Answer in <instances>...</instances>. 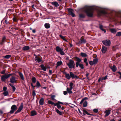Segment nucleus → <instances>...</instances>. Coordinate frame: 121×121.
I'll use <instances>...</instances> for the list:
<instances>
[{
  "instance_id": "dca6fc26",
  "label": "nucleus",
  "mask_w": 121,
  "mask_h": 121,
  "mask_svg": "<svg viewBox=\"0 0 121 121\" xmlns=\"http://www.w3.org/2000/svg\"><path fill=\"white\" fill-rule=\"evenodd\" d=\"M40 67L44 71H46V70L47 68L43 65H40Z\"/></svg>"
},
{
  "instance_id": "5701e85b",
  "label": "nucleus",
  "mask_w": 121,
  "mask_h": 121,
  "mask_svg": "<svg viewBox=\"0 0 121 121\" xmlns=\"http://www.w3.org/2000/svg\"><path fill=\"white\" fill-rule=\"evenodd\" d=\"M19 73L21 79L22 80H24V79L22 74L21 72H19Z\"/></svg>"
},
{
  "instance_id": "bf43d9fd",
  "label": "nucleus",
  "mask_w": 121,
  "mask_h": 121,
  "mask_svg": "<svg viewBox=\"0 0 121 121\" xmlns=\"http://www.w3.org/2000/svg\"><path fill=\"white\" fill-rule=\"evenodd\" d=\"M68 93L66 91H64V94L65 95H66Z\"/></svg>"
},
{
  "instance_id": "393cba45",
  "label": "nucleus",
  "mask_w": 121,
  "mask_h": 121,
  "mask_svg": "<svg viewBox=\"0 0 121 121\" xmlns=\"http://www.w3.org/2000/svg\"><path fill=\"white\" fill-rule=\"evenodd\" d=\"M29 47L27 46H26L23 48L22 49L23 50H27L29 49Z\"/></svg>"
},
{
  "instance_id": "e433bc0d",
  "label": "nucleus",
  "mask_w": 121,
  "mask_h": 121,
  "mask_svg": "<svg viewBox=\"0 0 121 121\" xmlns=\"http://www.w3.org/2000/svg\"><path fill=\"white\" fill-rule=\"evenodd\" d=\"M48 104L52 105H53V104H54L53 102L50 100H48Z\"/></svg>"
},
{
  "instance_id": "37998d69",
  "label": "nucleus",
  "mask_w": 121,
  "mask_h": 121,
  "mask_svg": "<svg viewBox=\"0 0 121 121\" xmlns=\"http://www.w3.org/2000/svg\"><path fill=\"white\" fill-rule=\"evenodd\" d=\"M85 15L83 14H81L79 15V16L80 17L83 18L85 17Z\"/></svg>"
},
{
  "instance_id": "4be33fe9",
  "label": "nucleus",
  "mask_w": 121,
  "mask_h": 121,
  "mask_svg": "<svg viewBox=\"0 0 121 121\" xmlns=\"http://www.w3.org/2000/svg\"><path fill=\"white\" fill-rule=\"evenodd\" d=\"M72 88H67V91L68 92V93L69 94H71L72 93V92L71 91V90L72 89Z\"/></svg>"
},
{
  "instance_id": "b1692460",
  "label": "nucleus",
  "mask_w": 121,
  "mask_h": 121,
  "mask_svg": "<svg viewBox=\"0 0 121 121\" xmlns=\"http://www.w3.org/2000/svg\"><path fill=\"white\" fill-rule=\"evenodd\" d=\"M35 61H37V62L38 63H39L40 62L42 61V60L39 58L38 57H37V58H35Z\"/></svg>"
},
{
  "instance_id": "0e129e2a",
  "label": "nucleus",
  "mask_w": 121,
  "mask_h": 121,
  "mask_svg": "<svg viewBox=\"0 0 121 121\" xmlns=\"http://www.w3.org/2000/svg\"><path fill=\"white\" fill-rule=\"evenodd\" d=\"M52 71L51 70H49V74L50 75H51L52 74Z\"/></svg>"
},
{
  "instance_id": "0eeeda50",
  "label": "nucleus",
  "mask_w": 121,
  "mask_h": 121,
  "mask_svg": "<svg viewBox=\"0 0 121 121\" xmlns=\"http://www.w3.org/2000/svg\"><path fill=\"white\" fill-rule=\"evenodd\" d=\"M68 9L69 15H71L73 17L75 16V14L73 13V9L70 8H68Z\"/></svg>"
},
{
  "instance_id": "c9c22d12",
  "label": "nucleus",
  "mask_w": 121,
  "mask_h": 121,
  "mask_svg": "<svg viewBox=\"0 0 121 121\" xmlns=\"http://www.w3.org/2000/svg\"><path fill=\"white\" fill-rule=\"evenodd\" d=\"M118 48V47L117 46H114L113 47L112 49L113 51H115Z\"/></svg>"
},
{
  "instance_id": "ea45409f",
  "label": "nucleus",
  "mask_w": 121,
  "mask_h": 121,
  "mask_svg": "<svg viewBox=\"0 0 121 121\" xmlns=\"http://www.w3.org/2000/svg\"><path fill=\"white\" fill-rule=\"evenodd\" d=\"M116 36H121V32H117V33Z\"/></svg>"
},
{
  "instance_id": "c756f323",
  "label": "nucleus",
  "mask_w": 121,
  "mask_h": 121,
  "mask_svg": "<svg viewBox=\"0 0 121 121\" xmlns=\"http://www.w3.org/2000/svg\"><path fill=\"white\" fill-rule=\"evenodd\" d=\"M59 36L64 41L66 42H68V41L65 39V37L62 36V35H59Z\"/></svg>"
},
{
  "instance_id": "412c9836",
  "label": "nucleus",
  "mask_w": 121,
  "mask_h": 121,
  "mask_svg": "<svg viewBox=\"0 0 121 121\" xmlns=\"http://www.w3.org/2000/svg\"><path fill=\"white\" fill-rule=\"evenodd\" d=\"M75 58L77 62L79 63L81 61V60L77 57H75Z\"/></svg>"
},
{
  "instance_id": "4c0bfd02",
  "label": "nucleus",
  "mask_w": 121,
  "mask_h": 121,
  "mask_svg": "<svg viewBox=\"0 0 121 121\" xmlns=\"http://www.w3.org/2000/svg\"><path fill=\"white\" fill-rule=\"evenodd\" d=\"M8 93V92L7 91H4L3 93V94L4 96H6L7 95Z\"/></svg>"
},
{
  "instance_id": "69168bd1",
  "label": "nucleus",
  "mask_w": 121,
  "mask_h": 121,
  "mask_svg": "<svg viewBox=\"0 0 121 121\" xmlns=\"http://www.w3.org/2000/svg\"><path fill=\"white\" fill-rule=\"evenodd\" d=\"M58 102L59 103V104H63L62 102H60V101H58Z\"/></svg>"
},
{
  "instance_id": "ddd939ff",
  "label": "nucleus",
  "mask_w": 121,
  "mask_h": 121,
  "mask_svg": "<svg viewBox=\"0 0 121 121\" xmlns=\"http://www.w3.org/2000/svg\"><path fill=\"white\" fill-rule=\"evenodd\" d=\"M56 51L58 52H60L62 50H63V49L57 46L56 47Z\"/></svg>"
},
{
  "instance_id": "423d86ee",
  "label": "nucleus",
  "mask_w": 121,
  "mask_h": 121,
  "mask_svg": "<svg viewBox=\"0 0 121 121\" xmlns=\"http://www.w3.org/2000/svg\"><path fill=\"white\" fill-rule=\"evenodd\" d=\"M86 40L84 39V37L82 36L81 39L80 41L78 42L76 44H78L81 43H86Z\"/></svg>"
},
{
  "instance_id": "a19ab883",
  "label": "nucleus",
  "mask_w": 121,
  "mask_h": 121,
  "mask_svg": "<svg viewBox=\"0 0 121 121\" xmlns=\"http://www.w3.org/2000/svg\"><path fill=\"white\" fill-rule=\"evenodd\" d=\"M11 56L9 55H6L5 56H4V57L6 59L9 58Z\"/></svg>"
},
{
  "instance_id": "f3484780",
  "label": "nucleus",
  "mask_w": 121,
  "mask_h": 121,
  "mask_svg": "<svg viewBox=\"0 0 121 121\" xmlns=\"http://www.w3.org/2000/svg\"><path fill=\"white\" fill-rule=\"evenodd\" d=\"M65 77L67 79H69L70 78V75L69 74L67 73L66 72L65 73Z\"/></svg>"
},
{
  "instance_id": "2eb2a0df",
  "label": "nucleus",
  "mask_w": 121,
  "mask_h": 121,
  "mask_svg": "<svg viewBox=\"0 0 121 121\" xmlns=\"http://www.w3.org/2000/svg\"><path fill=\"white\" fill-rule=\"evenodd\" d=\"M44 99L43 98H41L39 100V103L41 105H43L44 104Z\"/></svg>"
},
{
  "instance_id": "c03bdc74",
  "label": "nucleus",
  "mask_w": 121,
  "mask_h": 121,
  "mask_svg": "<svg viewBox=\"0 0 121 121\" xmlns=\"http://www.w3.org/2000/svg\"><path fill=\"white\" fill-rule=\"evenodd\" d=\"M79 66L82 69H83L84 68L83 65L82 64H79Z\"/></svg>"
},
{
  "instance_id": "39448f33",
  "label": "nucleus",
  "mask_w": 121,
  "mask_h": 121,
  "mask_svg": "<svg viewBox=\"0 0 121 121\" xmlns=\"http://www.w3.org/2000/svg\"><path fill=\"white\" fill-rule=\"evenodd\" d=\"M17 108V107L16 105H13L11 107V110L10 111L9 113L11 114L13 113L16 110Z\"/></svg>"
},
{
  "instance_id": "3c124183",
  "label": "nucleus",
  "mask_w": 121,
  "mask_h": 121,
  "mask_svg": "<svg viewBox=\"0 0 121 121\" xmlns=\"http://www.w3.org/2000/svg\"><path fill=\"white\" fill-rule=\"evenodd\" d=\"M32 95L34 96H35L36 95V93L35 92V91L34 90H33V91Z\"/></svg>"
},
{
  "instance_id": "f704fd0d",
  "label": "nucleus",
  "mask_w": 121,
  "mask_h": 121,
  "mask_svg": "<svg viewBox=\"0 0 121 121\" xmlns=\"http://www.w3.org/2000/svg\"><path fill=\"white\" fill-rule=\"evenodd\" d=\"M87 102L86 101H85L83 104V106L84 107H86L87 106Z\"/></svg>"
},
{
  "instance_id": "603ef678",
  "label": "nucleus",
  "mask_w": 121,
  "mask_h": 121,
  "mask_svg": "<svg viewBox=\"0 0 121 121\" xmlns=\"http://www.w3.org/2000/svg\"><path fill=\"white\" fill-rule=\"evenodd\" d=\"M12 87L13 89V91L14 92L16 90V88L14 86H13Z\"/></svg>"
},
{
  "instance_id": "2f4dec72",
  "label": "nucleus",
  "mask_w": 121,
  "mask_h": 121,
  "mask_svg": "<svg viewBox=\"0 0 121 121\" xmlns=\"http://www.w3.org/2000/svg\"><path fill=\"white\" fill-rule=\"evenodd\" d=\"M101 13L102 14L104 15H105L107 13L106 11L104 10H101Z\"/></svg>"
},
{
  "instance_id": "a18cd8bd",
  "label": "nucleus",
  "mask_w": 121,
  "mask_h": 121,
  "mask_svg": "<svg viewBox=\"0 0 121 121\" xmlns=\"http://www.w3.org/2000/svg\"><path fill=\"white\" fill-rule=\"evenodd\" d=\"M89 63L91 65H94L93 62L92 61H91L89 62Z\"/></svg>"
},
{
  "instance_id": "13d9d810",
  "label": "nucleus",
  "mask_w": 121,
  "mask_h": 121,
  "mask_svg": "<svg viewBox=\"0 0 121 121\" xmlns=\"http://www.w3.org/2000/svg\"><path fill=\"white\" fill-rule=\"evenodd\" d=\"M87 59L86 58H85L84 59V62L85 63L86 62H87Z\"/></svg>"
},
{
  "instance_id": "f03ea898",
  "label": "nucleus",
  "mask_w": 121,
  "mask_h": 121,
  "mask_svg": "<svg viewBox=\"0 0 121 121\" xmlns=\"http://www.w3.org/2000/svg\"><path fill=\"white\" fill-rule=\"evenodd\" d=\"M67 65L70 69L75 68V64L74 61L72 60H70Z\"/></svg>"
},
{
  "instance_id": "338daca9",
  "label": "nucleus",
  "mask_w": 121,
  "mask_h": 121,
  "mask_svg": "<svg viewBox=\"0 0 121 121\" xmlns=\"http://www.w3.org/2000/svg\"><path fill=\"white\" fill-rule=\"evenodd\" d=\"M89 74L88 73H87L86 74V76L87 77V78H88V76Z\"/></svg>"
},
{
  "instance_id": "a211bd4d",
  "label": "nucleus",
  "mask_w": 121,
  "mask_h": 121,
  "mask_svg": "<svg viewBox=\"0 0 121 121\" xmlns=\"http://www.w3.org/2000/svg\"><path fill=\"white\" fill-rule=\"evenodd\" d=\"M52 4L55 7H57L59 6V4L57 2L55 1L52 2Z\"/></svg>"
},
{
  "instance_id": "20e7f679",
  "label": "nucleus",
  "mask_w": 121,
  "mask_h": 121,
  "mask_svg": "<svg viewBox=\"0 0 121 121\" xmlns=\"http://www.w3.org/2000/svg\"><path fill=\"white\" fill-rule=\"evenodd\" d=\"M103 44L107 46H110L111 44V41L109 40H105L102 41Z\"/></svg>"
},
{
  "instance_id": "6e6d98bb",
  "label": "nucleus",
  "mask_w": 121,
  "mask_h": 121,
  "mask_svg": "<svg viewBox=\"0 0 121 121\" xmlns=\"http://www.w3.org/2000/svg\"><path fill=\"white\" fill-rule=\"evenodd\" d=\"M107 76H105L103 78L102 80H105L107 79Z\"/></svg>"
},
{
  "instance_id": "473e14b6",
  "label": "nucleus",
  "mask_w": 121,
  "mask_h": 121,
  "mask_svg": "<svg viewBox=\"0 0 121 121\" xmlns=\"http://www.w3.org/2000/svg\"><path fill=\"white\" fill-rule=\"evenodd\" d=\"M98 61V59L97 58H95L93 59V61L94 64H95L97 63Z\"/></svg>"
},
{
  "instance_id": "6e6552de",
  "label": "nucleus",
  "mask_w": 121,
  "mask_h": 121,
  "mask_svg": "<svg viewBox=\"0 0 121 121\" xmlns=\"http://www.w3.org/2000/svg\"><path fill=\"white\" fill-rule=\"evenodd\" d=\"M23 106V104L22 103L19 107L18 109L15 112V114H16L17 113L20 112L22 109Z\"/></svg>"
},
{
  "instance_id": "9b49d317",
  "label": "nucleus",
  "mask_w": 121,
  "mask_h": 121,
  "mask_svg": "<svg viewBox=\"0 0 121 121\" xmlns=\"http://www.w3.org/2000/svg\"><path fill=\"white\" fill-rule=\"evenodd\" d=\"M107 50V48L106 47L104 46H103L101 49L102 52L103 53H105Z\"/></svg>"
},
{
  "instance_id": "7c9ffc66",
  "label": "nucleus",
  "mask_w": 121,
  "mask_h": 121,
  "mask_svg": "<svg viewBox=\"0 0 121 121\" xmlns=\"http://www.w3.org/2000/svg\"><path fill=\"white\" fill-rule=\"evenodd\" d=\"M99 27L100 29L101 30L103 31H104V33H105V32H106V30H105L103 28V26L102 25H100V26H99Z\"/></svg>"
},
{
  "instance_id": "5fc2aeb1",
  "label": "nucleus",
  "mask_w": 121,
  "mask_h": 121,
  "mask_svg": "<svg viewBox=\"0 0 121 121\" xmlns=\"http://www.w3.org/2000/svg\"><path fill=\"white\" fill-rule=\"evenodd\" d=\"M79 63L77 62L76 63V66L77 67H78L79 65Z\"/></svg>"
},
{
  "instance_id": "6ab92c4d",
  "label": "nucleus",
  "mask_w": 121,
  "mask_h": 121,
  "mask_svg": "<svg viewBox=\"0 0 121 121\" xmlns=\"http://www.w3.org/2000/svg\"><path fill=\"white\" fill-rule=\"evenodd\" d=\"M44 26L46 28L48 29L50 27V25L49 23H47L45 24Z\"/></svg>"
},
{
  "instance_id": "e2e57ef3",
  "label": "nucleus",
  "mask_w": 121,
  "mask_h": 121,
  "mask_svg": "<svg viewBox=\"0 0 121 121\" xmlns=\"http://www.w3.org/2000/svg\"><path fill=\"white\" fill-rule=\"evenodd\" d=\"M117 72L120 75V78H121V73L119 71Z\"/></svg>"
},
{
  "instance_id": "9d476101",
  "label": "nucleus",
  "mask_w": 121,
  "mask_h": 121,
  "mask_svg": "<svg viewBox=\"0 0 121 121\" xmlns=\"http://www.w3.org/2000/svg\"><path fill=\"white\" fill-rule=\"evenodd\" d=\"M16 80L15 77L13 76L10 78V82L12 83H14L16 82Z\"/></svg>"
},
{
  "instance_id": "4468645a",
  "label": "nucleus",
  "mask_w": 121,
  "mask_h": 121,
  "mask_svg": "<svg viewBox=\"0 0 121 121\" xmlns=\"http://www.w3.org/2000/svg\"><path fill=\"white\" fill-rule=\"evenodd\" d=\"M111 111L109 110H108L105 111V116L107 117L110 114Z\"/></svg>"
},
{
  "instance_id": "4d7b16f0",
  "label": "nucleus",
  "mask_w": 121,
  "mask_h": 121,
  "mask_svg": "<svg viewBox=\"0 0 121 121\" xmlns=\"http://www.w3.org/2000/svg\"><path fill=\"white\" fill-rule=\"evenodd\" d=\"M7 89V87H4L3 88V90L4 91H6Z\"/></svg>"
},
{
  "instance_id": "a878e982",
  "label": "nucleus",
  "mask_w": 121,
  "mask_h": 121,
  "mask_svg": "<svg viewBox=\"0 0 121 121\" xmlns=\"http://www.w3.org/2000/svg\"><path fill=\"white\" fill-rule=\"evenodd\" d=\"M56 111L57 113L60 115H62V112L60 111L58 109H56Z\"/></svg>"
},
{
  "instance_id": "864d4df0",
  "label": "nucleus",
  "mask_w": 121,
  "mask_h": 121,
  "mask_svg": "<svg viewBox=\"0 0 121 121\" xmlns=\"http://www.w3.org/2000/svg\"><path fill=\"white\" fill-rule=\"evenodd\" d=\"M55 96L54 95H52L51 96V98L52 100H53L54 99Z\"/></svg>"
},
{
  "instance_id": "8fccbe9b",
  "label": "nucleus",
  "mask_w": 121,
  "mask_h": 121,
  "mask_svg": "<svg viewBox=\"0 0 121 121\" xmlns=\"http://www.w3.org/2000/svg\"><path fill=\"white\" fill-rule=\"evenodd\" d=\"M93 111L97 113L98 111V110L97 109H93Z\"/></svg>"
},
{
  "instance_id": "49530a36",
  "label": "nucleus",
  "mask_w": 121,
  "mask_h": 121,
  "mask_svg": "<svg viewBox=\"0 0 121 121\" xmlns=\"http://www.w3.org/2000/svg\"><path fill=\"white\" fill-rule=\"evenodd\" d=\"M73 83L72 82H71L69 84V86H70V88L73 89Z\"/></svg>"
},
{
  "instance_id": "09e8293b",
  "label": "nucleus",
  "mask_w": 121,
  "mask_h": 121,
  "mask_svg": "<svg viewBox=\"0 0 121 121\" xmlns=\"http://www.w3.org/2000/svg\"><path fill=\"white\" fill-rule=\"evenodd\" d=\"M84 112L86 114H87L88 115H90V114H89L88 112L86 110H84Z\"/></svg>"
},
{
  "instance_id": "1a4fd4ad",
  "label": "nucleus",
  "mask_w": 121,
  "mask_h": 121,
  "mask_svg": "<svg viewBox=\"0 0 121 121\" xmlns=\"http://www.w3.org/2000/svg\"><path fill=\"white\" fill-rule=\"evenodd\" d=\"M70 78L71 77L73 79H74L75 78H78V77L77 76L75 75L72 72H70Z\"/></svg>"
},
{
  "instance_id": "aec40b11",
  "label": "nucleus",
  "mask_w": 121,
  "mask_h": 121,
  "mask_svg": "<svg viewBox=\"0 0 121 121\" xmlns=\"http://www.w3.org/2000/svg\"><path fill=\"white\" fill-rule=\"evenodd\" d=\"M110 30L111 32L113 34L116 33L117 31L116 30L114 29H110Z\"/></svg>"
},
{
  "instance_id": "680f3d73",
  "label": "nucleus",
  "mask_w": 121,
  "mask_h": 121,
  "mask_svg": "<svg viewBox=\"0 0 121 121\" xmlns=\"http://www.w3.org/2000/svg\"><path fill=\"white\" fill-rule=\"evenodd\" d=\"M84 99H82V100L80 102V104H82L83 102L84 101Z\"/></svg>"
},
{
  "instance_id": "72a5a7b5",
  "label": "nucleus",
  "mask_w": 121,
  "mask_h": 121,
  "mask_svg": "<svg viewBox=\"0 0 121 121\" xmlns=\"http://www.w3.org/2000/svg\"><path fill=\"white\" fill-rule=\"evenodd\" d=\"M32 80L33 82L35 83L36 82V79L35 77H33L32 78Z\"/></svg>"
},
{
  "instance_id": "7ed1b4c3",
  "label": "nucleus",
  "mask_w": 121,
  "mask_h": 121,
  "mask_svg": "<svg viewBox=\"0 0 121 121\" xmlns=\"http://www.w3.org/2000/svg\"><path fill=\"white\" fill-rule=\"evenodd\" d=\"M12 75V74L10 73L9 74H5L4 75H2L1 76V81L3 82H4L6 79L9 78Z\"/></svg>"
},
{
  "instance_id": "79ce46f5",
  "label": "nucleus",
  "mask_w": 121,
  "mask_h": 121,
  "mask_svg": "<svg viewBox=\"0 0 121 121\" xmlns=\"http://www.w3.org/2000/svg\"><path fill=\"white\" fill-rule=\"evenodd\" d=\"M63 50H62L60 52V54L62 55H65V52L63 51Z\"/></svg>"
},
{
  "instance_id": "58836bf2",
  "label": "nucleus",
  "mask_w": 121,
  "mask_h": 121,
  "mask_svg": "<svg viewBox=\"0 0 121 121\" xmlns=\"http://www.w3.org/2000/svg\"><path fill=\"white\" fill-rule=\"evenodd\" d=\"M62 63V61H58L57 63V65L60 66L61 65Z\"/></svg>"
},
{
  "instance_id": "f8f14e48",
  "label": "nucleus",
  "mask_w": 121,
  "mask_h": 121,
  "mask_svg": "<svg viewBox=\"0 0 121 121\" xmlns=\"http://www.w3.org/2000/svg\"><path fill=\"white\" fill-rule=\"evenodd\" d=\"M110 68L112 70L113 72H115L117 70V67L115 65H113L112 66L110 67Z\"/></svg>"
},
{
  "instance_id": "052dcab7",
  "label": "nucleus",
  "mask_w": 121,
  "mask_h": 121,
  "mask_svg": "<svg viewBox=\"0 0 121 121\" xmlns=\"http://www.w3.org/2000/svg\"><path fill=\"white\" fill-rule=\"evenodd\" d=\"M5 71L4 70H3L2 72H1V73L2 74H4L5 73Z\"/></svg>"
},
{
  "instance_id": "f257e3e1",
  "label": "nucleus",
  "mask_w": 121,
  "mask_h": 121,
  "mask_svg": "<svg viewBox=\"0 0 121 121\" xmlns=\"http://www.w3.org/2000/svg\"><path fill=\"white\" fill-rule=\"evenodd\" d=\"M97 8L95 7L86 6L84 7V10L88 17H92L93 16V10H97Z\"/></svg>"
},
{
  "instance_id": "de8ad7c7",
  "label": "nucleus",
  "mask_w": 121,
  "mask_h": 121,
  "mask_svg": "<svg viewBox=\"0 0 121 121\" xmlns=\"http://www.w3.org/2000/svg\"><path fill=\"white\" fill-rule=\"evenodd\" d=\"M57 107V108L58 109L60 108L61 107V106L60 104H59L58 102Z\"/></svg>"
},
{
  "instance_id": "774afa93",
  "label": "nucleus",
  "mask_w": 121,
  "mask_h": 121,
  "mask_svg": "<svg viewBox=\"0 0 121 121\" xmlns=\"http://www.w3.org/2000/svg\"><path fill=\"white\" fill-rule=\"evenodd\" d=\"M32 32L34 33L36 32V30L35 29H34L32 30Z\"/></svg>"
},
{
  "instance_id": "cd10ccee",
  "label": "nucleus",
  "mask_w": 121,
  "mask_h": 121,
  "mask_svg": "<svg viewBox=\"0 0 121 121\" xmlns=\"http://www.w3.org/2000/svg\"><path fill=\"white\" fill-rule=\"evenodd\" d=\"M81 56L82 57H85L87 56V55L85 53L81 52L80 54Z\"/></svg>"
},
{
  "instance_id": "c85d7f7f",
  "label": "nucleus",
  "mask_w": 121,
  "mask_h": 121,
  "mask_svg": "<svg viewBox=\"0 0 121 121\" xmlns=\"http://www.w3.org/2000/svg\"><path fill=\"white\" fill-rule=\"evenodd\" d=\"M41 86V85L38 81H37L35 87L37 88Z\"/></svg>"
},
{
  "instance_id": "bb28decb",
  "label": "nucleus",
  "mask_w": 121,
  "mask_h": 121,
  "mask_svg": "<svg viewBox=\"0 0 121 121\" xmlns=\"http://www.w3.org/2000/svg\"><path fill=\"white\" fill-rule=\"evenodd\" d=\"M37 114L36 112L34 110L32 111L31 112V116H33Z\"/></svg>"
}]
</instances>
